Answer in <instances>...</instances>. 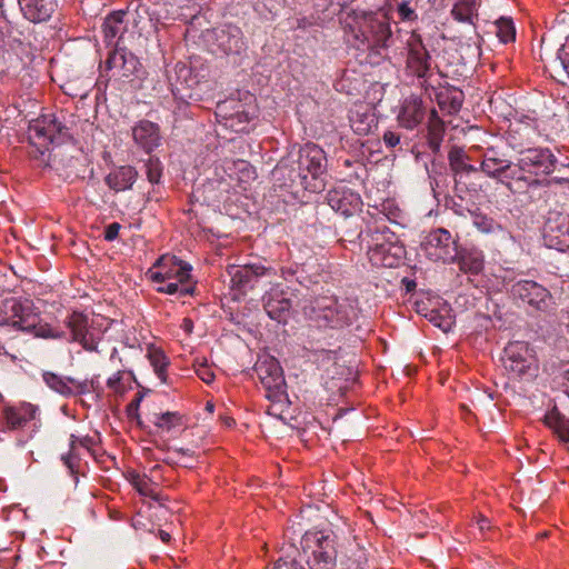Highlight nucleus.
I'll return each instance as SVG.
<instances>
[{
	"label": "nucleus",
	"instance_id": "1",
	"mask_svg": "<svg viewBox=\"0 0 569 569\" xmlns=\"http://www.w3.org/2000/svg\"><path fill=\"white\" fill-rule=\"evenodd\" d=\"M340 23L347 41L362 56V62L380 66L388 60L392 30L386 16L350 9L340 17Z\"/></svg>",
	"mask_w": 569,
	"mask_h": 569
},
{
	"label": "nucleus",
	"instance_id": "2",
	"mask_svg": "<svg viewBox=\"0 0 569 569\" xmlns=\"http://www.w3.org/2000/svg\"><path fill=\"white\" fill-rule=\"evenodd\" d=\"M305 317L319 328L342 329L357 318L356 308L348 299L336 296H320L308 301L302 308Z\"/></svg>",
	"mask_w": 569,
	"mask_h": 569
},
{
	"label": "nucleus",
	"instance_id": "3",
	"mask_svg": "<svg viewBox=\"0 0 569 569\" xmlns=\"http://www.w3.org/2000/svg\"><path fill=\"white\" fill-rule=\"evenodd\" d=\"M67 127L54 114H42L30 121L28 127V154L41 164L49 163V146L59 142L67 134Z\"/></svg>",
	"mask_w": 569,
	"mask_h": 569
},
{
	"label": "nucleus",
	"instance_id": "4",
	"mask_svg": "<svg viewBox=\"0 0 569 569\" xmlns=\"http://www.w3.org/2000/svg\"><path fill=\"white\" fill-rule=\"evenodd\" d=\"M557 159L547 148H528L519 152L517 169L508 176L509 179L526 181L529 188H538L540 180L531 176H548L556 166Z\"/></svg>",
	"mask_w": 569,
	"mask_h": 569
},
{
	"label": "nucleus",
	"instance_id": "5",
	"mask_svg": "<svg viewBox=\"0 0 569 569\" xmlns=\"http://www.w3.org/2000/svg\"><path fill=\"white\" fill-rule=\"evenodd\" d=\"M227 273L231 280V289L242 295L254 289L263 279L270 283L278 277V270L266 259H258L244 264H230Z\"/></svg>",
	"mask_w": 569,
	"mask_h": 569
},
{
	"label": "nucleus",
	"instance_id": "6",
	"mask_svg": "<svg viewBox=\"0 0 569 569\" xmlns=\"http://www.w3.org/2000/svg\"><path fill=\"white\" fill-rule=\"evenodd\" d=\"M310 569H336L337 549L335 539L323 531H308L301 540Z\"/></svg>",
	"mask_w": 569,
	"mask_h": 569
},
{
	"label": "nucleus",
	"instance_id": "7",
	"mask_svg": "<svg viewBox=\"0 0 569 569\" xmlns=\"http://www.w3.org/2000/svg\"><path fill=\"white\" fill-rule=\"evenodd\" d=\"M405 254L406 249L395 232H391L387 227L373 232L372 243L368 250L369 260L373 266L396 268L400 266Z\"/></svg>",
	"mask_w": 569,
	"mask_h": 569
},
{
	"label": "nucleus",
	"instance_id": "8",
	"mask_svg": "<svg viewBox=\"0 0 569 569\" xmlns=\"http://www.w3.org/2000/svg\"><path fill=\"white\" fill-rule=\"evenodd\" d=\"M63 325L66 328L63 340L69 343H79L86 351L99 352L101 335L96 331L94 319L82 311L72 310L66 316Z\"/></svg>",
	"mask_w": 569,
	"mask_h": 569
},
{
	"label": "nucleus",
	"instance_id": "9",
	"mask_svg": "<svg viewBox=\"0 0 569 569\" xmlns=\"http://www.w3.org/2000/svg\"><path fill=\"white\" fill-rule=\"evenodd\" d=\"M505 370L517 379H532L538 372V360L528 342L511 341L501 358Z\"/></svg>",
	"mask_w": 569,
	"mask_h": 569
},
{
	"label": "nucleus",
	"instance_id": "10",
	"mask_svg": "<svg viewBox=\"0 0 569 569\" xmlns=\"http://www.w3.org/2000/svg\"><path fill=\"white\" fill-rule=\"evenodd\" d=\"M253 370L266 391V397L273 406L289 402L283 371L276 358L270 356L260 358Z\"/></svg>",
	"mask_w": 569,
	"mask_h": 569
},
{
	"label": "nucleus",
	"instance_id": "11",
	"mask_svg": "<svg viewBox=\"0 0 569 569\" xmlns=\"http://www.w3.org/2000/svg\"><path fill=\"white\" fill-rule=\"evenodd\" d=\"M37 320L39 313L32 300L10 297L0 301V327L24 332L32 329Z\"/></svg>",
	"mask_w": 569,
	"mask_h": 569
},
{
	"label": "nucleus",
	"instance_id": "12",
	"mask_svg": "<svg viewBox=\"0 0 569 569\" xmlns=\"http://www.w3.org/2000/svg\"><path fill=\"white\" fill-rule=\"evenodd\" d=\"M296 161L303 173L309 176V191L320 192L325 189L322 176L326 173L327 157L325 151L315 143H307L298 151Z\"/></svg>",
	"mask_w": 569,
	"mask_h": 569
},
{
	"label": "nucleus",
	"instance_id": "13",
	"mask_svg": "<svg viewBox=\"0 0 569 569\" xmlns=\"http://www.w3.org/2000/svg\"><path fill=\"white\" fill-rule=\"evenodd\" d=\"M203 39L210 51L216 54H239L246 46L241 29L231 23L207 30Z\"/></svg>",
	"mask_w": 569,
	"mask_h": 569
},
{
	"label": "nucleus",
	"instance_id": "14",
	"mask_svg": "<svg viewBox=\"0 0 569 569\" xmlns=\"http://www.w3.org/2000/svg\"><path fill=\"white\" fill-rule=\"evenodd\" d=\"M458 237L445 228L432 229L422 242L426 256L432 261L453 263L458 257Z\"/></svg>",
	"mask_w": 569,
	"mask_h": 569
},
{
	"label": "nucleus",
	"instance_id": "15",
	"mask_svg": "<svg viewBox=\"0 0 569 569\" xmlns=\"http://www.w3.org/2000/svg\"><path fill=\"white\" fill-rule=\"evenodd\" d=\"M146 277L157 284L173 280L189 282L191 278V266L174 256H161L146 272Z\"/></svg>",
	"mask_w": 569,
	"mask_h": 569
},
{
	"label": "nucleus",
	"instance_id": "16",
	"mask_svg": "<svg viewBox=\"0 0 569 569\" xmlns=\"http://www.w3.org/2000/svg\"><path fill=\"white\" fill-rule=\"evenodd\" d=\"M273 177L279 187L292 194L309 191V176L303 173L296 159L290 156L281 160L273 170Z\"/></svg>",
	"mask_w": 569,
	"mask_h": 569
},
{
	"label": "nucleus",
	"instance_id": "17",
	"mask_svg": "<svg viewBox=\"0 0 569 569\" xmlns=\"http://www.w3.org/2000/svg\"><path fill=\"white\" fill-rule=\"evenodd\" d=\"M407 71L419 79H427L431 74L432 59L421 36L412 31L407 41Z\"/></svg>",
	"mask_w": 569,
	"mask_h": 569
},
{
	"label": "nucleus",
	"instance_id": "18",
	"mask_svg": "<svg viewBox=\"0 0 569 569\" xmlns=\"http://www.w3.org/2000/svg\"><path fill=\"white\" fill-rule=\"evenodd\" d=\"M510 293L515 299H519L539 311L547 310L552 299L549 290L533 280L517 281L511 286Z\"/></svg>",
	"mask_w": 569,
	"mask_h": 569
},
{
	"label": "nucleus",
	"instance_id": "19",
	"mask_svg": "<svg viewBox=\"0 0 569 569\" xmlns=\"http://www.w3.org/2000/svg\"><path fill=\"white\" fill-rule=\"evenodd\" d=\"M543 241L558 251L569 249V214L550 212L543 226Z\"/></svg>",
	"mask_w": 569,
	"mask_h": 569
},
{
	"label": "nucleus",
	"instance_id": "20",
	"mask_svg": "<svg viewBox=\"0 0 569 569\" xmlns=\"http://www.w3.org/2000/svg\"><path fill=\"white\" fill-rule=\"evenodd\" d=\"M140 66L138 58L126 48L116 47L109 52L103 71L112 72L111 77L129 78Z\"/></svg>",
	"mask_w": 569,
	"mask_h": 569
},
{
	"label": "nucleus",
	"instance_id": "21",
	"mask_svg": "<svg viewBox=\"0 0 569 569\" xmlns=\"http://www.w3.org/2000/svg\"><path fill=\"white\" fill-rule=\"evenodd\" d=\"M328 204L345 217L353 216L361 211L362 199L360 194L347 187H337L327 193Z\"/></svg>",
	"mask_w": 569,
	"mask_h": 569
},
{
	"label": "nucleus",
	"instance_id": "22",
	"mask_svg": "<svg viewBox=\"0 0 569 569\" xmlns=\"http://www.w3.org/2000/svg\"><path fill=\"white\" fill-rule=\"evenodd\" d=\"M217 116L223 119V126L234 132H244L250 121L253 119L252 113L247 111L238 101H224L217 106Z\"/></svg>",
	"mask_w": 569,
	"mask_h": 569
},
{
	"label": "nucleus",
	"instance_id": "23",
	"mask_svg": "<svg viewBox=\"0 0 569 569\" xmlns=\"http://www.w3.org/2000/svg\"><path fill=\"white\" fill-rule=\"evenodd\" d=\"M281 284L272 282V287L263 296V309L267 315L278 322L284 321L292 307L291 300L286 296Z\"/></svg>",
	"mask_w": 569,
	"mask_h": 569
},
{
	"label": "nucleus",
	"instance_id": "24",
	"mask_svg": "<svg viewBox=\"0 0 569 569\" xmlns=\"http://www.w3.org/2000/svg\"><path fill=\"white\" fill-rule=\"evenodd\" d=\"M481 158L479 170L490 178H509L508 176L513 170L511 169V161L496 148L486 149Z\"/></svg>",
	"mask_w": 569,
	"mask_h": 569
},
{
	"label": "nucleus",
	"instance_id": "25",
	"mask_svg": "<svg viewBox=\"0 0 569 569\" xmlns=\"http://www.w3.org/2000/svg\"><path fill=\"white\" fill-rule=\"evenodd\" d=\"M132 139L147 153L160 146V127L150 120H140L132 127Z\"/></svg>",
	"mask_w": 569,
	"mask_h": 569
},
{
	"label": "nucleus",
	"instance_id": "26",
	"mask_svg": "<svg viewBox=\"0 0 569 569\" xmlns=\"http://www.w3.org/2000/svg\"><path fill=\"white\" fill-rule=\"evenodd\" d=\"M426 117V108L422 100L417 96H409L403 99L397 116L400 127L413 130L417 128Z\"/></svg>",
	"mask_w": 569,
	"mask_h": 569
},
{
	"label": "nucleus",
	"instance_id": "27",
	"mask_svg": "<svg viewBox=\"0 0 569 569\" xmlns=\"http://www.w3.org/2000/svg\"><path fill=\"white\" fill-rule=\"evenodd\" d=\"M36 413L37 407L31 403L6 406L2 410L6 426L10 430L23 429L36 419Z\"/></svg>",
	"mask_w": 569,
	"mask_h": 569
},
{
	"label": "nucleus",
	"instance_id": "28",
	"mask_svg": "<svg viewBox=\"0 0 569 569\" xmlns=\"http://www.w3.org/2000/svg\"><path fill=\"white\" fill-rule=\"evenodd\" d=\"M26 19L33 23L49 20L57 8V0H18Z\"/></svg>",
	"mask_w": 569,
	"mask_h": 569
},
{
	"label": "nucleus",
	"instance_id": "29",
	"mask_svg": "<svg viewBox=\"0 0 569 569\" xmlns=\"http://www.w3.org/2000/svg\"><path fill=\"white\" fill-rule=\"evenodd\" d=\"M124 10H118L109 13L102 24V32L104 42L108 46L116 44L118 47V41L121 39L123 33L127 30L124 23Z\"/></svg>",
	"mask_w": 569,
	"mask_h": 569
},
{
	"label": "nucleus",
	"instance_id": "30",
	"mask_svg": "<svg viewBox=\"0 0 569 569\" xmlns=\"http://www.w3.org/2000/svg\"><path fill=\"white\" fill-rule=\"evenodd\" d=\"M138 178V171L131 166H121L112 170L106 178V184L113 191L120 192L132 188Z\"/></svg>",
	"mask_w": 569,
	"mask_h": 569
},
{
	"label": "nucleus",
	"instance_id": "31",
	"mask_svg": "<svg viewBox=\"0 0 569 569\" xmlns=\"http://www.w3.org/2000/svg\"><path fill=\"white\" fill-rule=\"evenodd\" d=\"M465 273L478 274L483 269V253L477 248H459L456 261Z\"/></svg>",
	"mask_w": 569,
	"mask_h": 569
},
{
	"label": "nucleus",
	"instance_id": "32",
	"mask_svg": "<svg viewBox=\"0 0 569 569\" xmlns=\"http://www.w3.org/2000/svg\"><path fill=\"white\" fill-rule=\"evenodd\" d=\"M445 132L446 127L443 120L439 117L437 110L432 109L428 118L426 138L428 147L433 153H438L440 151Z\"/></svg>",
	"mask_w": 569,
	"mask_h": 569
},
{
	"label": "nucleus",
	"instance_id": "33",
	"mask_svg": "<svg viewBox=\"0 0 569 569\" xmlns=\"http://www.w3.org/2000/svg\"><path fill=\"white\" fill-rule=\"evenodd\" d=\"M543 421L558 437L559 441L569 443V420L557 408L547 412Z\"/></svg>",
	"mask_w": 569,
	"mask_h": 569
},
{
	"label": "nucleus",
	"instance_id": "34",
	"mask_svg": "<svg viewBox=\"0 0 569 569\" xmlns=\"http://www.w3.org/2000/svg\"><path fill=\"white\" fill-rule=\"evenodd\" d=\"M152 423L157 432H173L184 426L183 416L178 411H167L152 415Z\"/></svg>",
	"mask_w": 569,
	"mask_h": 569
},
{
	"label": "nucleus",
	"instance_id": "35",
	"mask_svg": "<svg viewBox=\"0 0 569 569\" xmlns=\"http://www.w3.org/2000/svg\"><path fill=\"white\" fill-rule=\"evenodd\" d=\"M449 164L455 174L471 173L479 171V168L469 163L471 157L460 148H452L449 152Z\"/></svg>",
	"mask_w": 569,
	"mask_h": 569
},
{
	"label": "nucleus",
	"instance_id": "36",
	"mask_svg": "<svg viewBox=\"0 0 569 569\" xmlns=\"http://www.w3.org/2000/svg\"><path fill=\"white\" fill-rule=\"evenodd\" d=\"M451 16L459 22L475 24V19L478 18L477 0H456Z\"/></svg>",
	"mask_w": 569,
	"mask_h": 569
},
{
	"label": "nucleus",
	"instance_id": "37",
	"mask_svg": "<svg viewBox=\"0 0 569 569\" xmlns=\"http://www.w3.org/2000/svg\"><path fill=\"white\" fill-rule=\"evenodd\" d=\"M437 101L439 107L442 110H446L448 113H457L463 102V93L461 90H445L437 94Z\"/></svg>",
	"mask_w": 569,
	"mask_h": 569
},
{
	"label": "nucleus",
	"instance_id": "38",
	"mask_svg": "<svg viewBox=\"0 0 569 569\" xmlns=\"http://www.w3.org/2000/svg\"><path fill=\"white\" fill-rule=\"evenodd\" d=\"M43 381L46 385L54 390L56 392L64 396V397H71L72 390L71 388V377H62L53 372H44L43 373Z\"/></svg>",
	"mask_w": 569,
	"mask_h": 569
},
{
	"label": "nucleus",
	"instance_id": "39",
	"mask_svg": "<svg viewBox=\"0 0 569 569\" xmlns=\"http://www.w3.org/2000/svg\"><path fill=\"white\" fill-rule=\"evenodd\" d=\"M148 359L161 382H167V368L170 361L164 352L160 349H151L148 352Z\"/></svg>",
	"mask_w": 569,
	"mask_h": 569
},
{
	"label": "nucleus",
	"instance_id": "40",
	"mask_svg": "<svg viewBox=\"0 0 569 569\" xmlns=\"http://www.w3.org/2000/svg\"><path fill=\"white\" fill-rule=\"evenodd\" d=\"M158 292L167 293V295H178L179 297L192 296L196 286L189 282H180V281H167L166 283L158 284L156 288Z\"/></svg>",
	"mask_w": 569,
	"mask_h": 569
},
{
	"label": "nucleus",
	"instance_id": "41",
	"mask_svg": "<svg viewBox=\"0 0 569 569\" xmlns=\"http://www.w3.org/2000/svg\"><path fill=\"white\" fill-rule=\"evenodd\" d=\"M425 317L443 332H448L455 323L453 318L447 308L443 310L431 309L425 313Z\"/></svg>",
	"mask_w": 569,
	"mask_h": 569
},
{
	"label": "nucleus",
	"instance_id": "42",
	"mask_svg": "<svg viewBox=\"0 0 569 569\" xmlns=\"http://www.w3.org/2000/svg\"><path fill=\"white\" fill-rule=\"evenodd\" d=\"M24 332H29L34 335V337L43 338V339H56L63 340L66 336L62 329L52 327L49 323H41L40 319L36 321L34 327L30 330H26Z\"/></svg>",
	"mask_w": 569,
	"mask_h": 569
},
{
	"label": "nucleus",
	"instance_id": "43",
	"mask_svg": "<svg viewBox=\"0 0 569 569\" xmlns=\"http://www.w3.org/2000/svg\"><path fill=\"white\" fill-rule=\"evenodd\" d=\"M496 34L502 43H509L516 38V28L511 18L501 17L495 22Z\"/></svg>",
	"mask_w": 569,
	"mask_h": 569
},
{
	"label": "nucleus",
	"instance_id": "44",
	"mask_svg": "<svg viewBox=\"0 0 569 569\" xmlns=\"http://www.w3.org/2000/svg\"><path fill=\"white\" fill-rule=\"evenodd\" d=\"M373 114L371 113H355L350 117L352 130L359 136H366L371 131L373 124Z\"/></svg>",
	"mask_w": 569,
	"mask_h": 569
},
{
	"label": "nucleus",
	"instance_id": "45",
	"mask_svg": "<svg viewBox=\"0 0 569 569\" xmlns=\"http://www.w3.org/2000/svg\"><path fill=\"white\" fill-rule=\"evenodd\" d=\"M472 223L480 232L483 233H495L501 230V226L498 222L482 213L473 212Z\"/></svg>",
	"mask_w": 569,
	"mask_h": 569
},
{
	"label": "nucleus",
	"instance_id": "46",
	"mask_svg": "<svg viewBox=\"0 0 569 569\" xmlns=\"http://www.w3.org/2000/svg\"><path fill=\"white\" fill-rule=\"evenodd\" d=\"M396 12L399 21L401 22H413L418 19L416 12V6L411 1L403 0L397 3Z\"/></svg>",
	"mask_w": 569,
	"mask_h": 569
},
{
	"label": "nucleus",
	"instance_id": "47",
	"mask_svg": "<svg viewBox=\"0 0 569 569\" xmlns=\"http://www.w3.org/2000/svg\"><path fill=\"white\" fill-rule=\"evenodd\" d=\"M290 553L281 556L273 565L272 569H305V567L296 559L298 552L292 546L289 547Z\"/></svg>",
	"mask_w": 569,
	"mask_h": 569
},
{
	"label": "nucleus",
	"instance_id": "48",
	"mask_svg": "<svg viewBox=\"0 0 569 569\" xmlns=\"http://www.w3.org/2000/svg\"><path fill=\"white\" fill-rule=\"evenodd\" d=\"M146 174L151 184H158L162 177V164L158 158H149L146 163Z\"/></svg>",
	"mask_w": 569,
	"mask_h": 569
},
{
	"label": "nucleus",
	"instance_id": "49",
	"mask_svg": "<svg viewBox=\"0 0 569 569\" xmlns=\"http://www.w3.org/2000/svg\"><path fill=\"white\" fill-rule=\"evenodd\" d=\"M131 482L138 492L146 497L157 498L153 492L150 480L146 477H141L139 473L131 475Z\"/></svg>",
	"mask_w": 569,
	"mask_h": 569
},
{
	"label": "nucleus",
	"instance_id": "50",
	"mask_svg": "<svg viewBox=\"0 0 569 569\" xmlns=\"http://www.w3.org/2000/svg\"><path fill=\"white\" fill-rule=\"evenodd\" d=\"M194 368L197 376L206 383H210L214 380V372L211 367L207 363L206 359H197L194 361Z\"/></svg>",
	"mask_w": 569,
	"mask_h": 569
},
{
	"label": "nucleus",
	"instance_id": "51",
	"mask_svg": "<svg viewBox=\"0 0 569 569\" xmlns=\"http://www.w3.org/2000/svg\"><path fill=\"white\" fill-rule=\"evenodd\" d=\"M340 569H368L367 560L362 553H359L358 557L348 558L346 561H341Z\"/></svg>",
	"mask_w": 569,
	"mask_h": 569
},
{
	"label": "nucleus",
	"instance_id": "52",
	"mask_svg": "<svg viewBox=\"0 0 569 569\" xmlns=\"http://www.w3.org/2000/svg\"><path fill=\"white\" fill-rule=\"evenodd\" d=\"M96 445V440L93 437L84 436V437H77L74 435H71L70 437V447L72 450H76L77 446L83 447L88 450H90Z\"/></svg>",
	"mask_w": 569,
	"mask_h": 569
},
{
	"label": "nucleus",
	"instance_id": "53",
	"mask_svg": "<svg viewBox=\"0 0 569 569\" xmlns=\"http://www.w3.org/2000/svg\"><path fill=\"white\" fill-rule=\"evenodd\" d=\"M557 59L569 78V38L566 39L565 43L559 48Z\"/></svg>",
	"mask_w": 569,
	"mask_h": 569
},
{
	"label": "nucleus",
	"instance_id": "54",
	"mask_svg": "<svg viewBox=\"0 0 569 569\" xmlns=\"http://www.w3.org/2000/svg\"><path fill=\"white\" fill-rule=\"evenodd\" d=\"M123 375V371H117L113 376H111L107 380L108 388L117 393H122L126 389L124 385L122 383Z\"/></svg>",
	"mask_w": 569,
	"mask_h": 569
},
{
	"label": "nucleus",
	"instance_id": "55",
	"mask_svg": "<svg viewBox=\"0 0 569 569\" xmlns=\"http://www.w3.org/2000/svg\"><path fill=\"white\" fill-rule=\"evenodd\" d=\"M61 459H62L64 466L69 469V471L72 475H76L78 472L80 459H79L78 455H76L74 450H72L70 448L69 453L66 456H62Z\"/></svg>",
	"mask_w": 569,
	"mask_h": 569
},
{
	"label": "nucleus",
	"instance_id": "56",
	"mask_svg": "<svg viewBox=\"0 0 569 569\" xmlns=\"http://www.w3.org/2000/svg\"><path fill=\"white\" fill-rule=\"evenodd\" d=\"M70 382H71L70 389L72 390V396H80V395H86V393L91 392V390L89 388L88 379H86L83 381H79L74 378H71Z\"/></svg>",
	"mask_w": 569,
	"mask_h": 569
},
{
	"label": "nucleus",
	"instance_id": "57",
	"mask_svg": "<svg viewBox=\"0 0 569 569\" xmlns=\"http://www.w3.org/2000/svg\"><path fill=\"white\" fill-rule=\"evenodd\" d=\"M127 12H133L137 14V18L142 19L143 14H148V7L142 3V0H132L127 6Z\"/></svg>",
	"mask_w": 569,
	"mask_h": 569
},
{
	"label": "nucleus",
	"instance_id": "58",
	"mask_svg": "<svg viewBox=\"0 0 569 569\" xmlns=\"http://www.w3.org/2000/svg\"><path fill=\"white\" fill-rule=\"evenodd\" d=\"M382 140L388 148H396L400 144V134L393 131H386Z\"/></svg>",
	"mask_w": 569,
	"mask_h": 569
},
{
	"label": "nucleus",
	"instance_id": "59",
	"mask_svg": "<svg viewBox=\"0 0 569 569\" xmlns=\"http://www.w3.org/2000/svg\"><path fill=\"white\" fill-rule=\"evenodd\" d=\"M121 229V224L118 222H112L106 227L104 230V240L113 241L117 239L119 231Z\"/></svg>",
	"mask_w": 569,
	"mask_h": 569
},
{
	"label": "nucleus",
	"instance_id": "60",
	"mask_svg": "<svg viewBox=\"0 0 569 569\" xmlns=\"http://www.w3.org/2000/svg\"><path fill=\"white\" fill-rule=\"evenodd\" d=\"M88 382H89V388H90L91 392H94L98 396H100L103 392V388L100 385L98 375L93 376L91 379H88Z\"/></svg>",
	"mask_w": 569,
	"mask_h": 569
},
{
	"label": "nucleus",
	"instance_id": "61",
	"mask_svg": "<svg viewBox=\"0 0 569 569\" xmlns=\"http://www.w3.org/2000/svg\"><path fill=\"white\" fill-rule=\"evenodd\" d=\"M281 271V278L286 281H291L292 278L296 277L297 272H298V268H293V267H282L280 269Z\"/></svg>",
	"mask_w": 569,
	"mask_h": 569
},
{
	"label": "nucleus",
	"instance_id": "62",
	"mask_svg": "<svg viewBox=\"0 0 569 569\" xmlns=\"http://www.w3.org/2000/svg\"><path fill=\"white\" fill-rule=\"evenodd\" d=\"M172 453H177V455H181V456H186V457H194V451L192 449H189V448H173L171 449Z\"/></svg>",
	"mask_w": 569,
	"mask_h": 569
},
{
	"label": "nucleus",
	"instance_id": "63",
	"mask_svg": "<svg viewBox=\"0 0 569 569\" xmlns=\"http://www.w3.org/2000/svg\"><path fill=\"white\" fill-rule=\"evenodd\" d=\"M477 525L480 531H485L489 529V520L483 516L479 517L477 520Z\"/></svg>",
	"mask_w": 569,
	"mask_h": 569
},
{
	"label": "nucleus",
	"instance_id": "64",
	"mask_svg": "<svg viewBox=\"0 0 569 569\" xmlns=\"http://www.w3.org/2000/svg\"><path fill=\"white\" fill-rule=\"evenodd\" d=\"M311 23L308 21L307 18H301V19H297V28H307L308 26H310Z\"/></svg>",
	"mask_w": 569,
	"mask_h": 569
}]
</instances>
